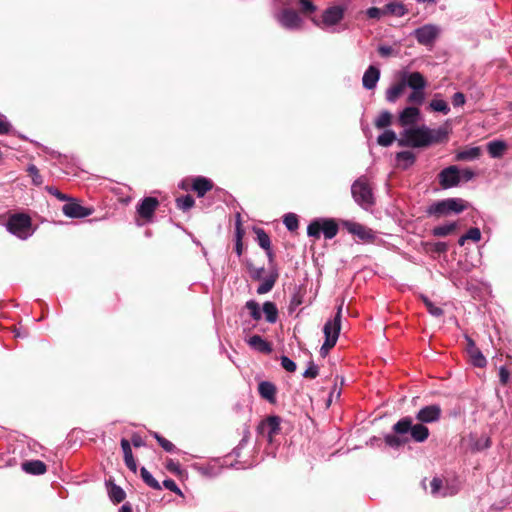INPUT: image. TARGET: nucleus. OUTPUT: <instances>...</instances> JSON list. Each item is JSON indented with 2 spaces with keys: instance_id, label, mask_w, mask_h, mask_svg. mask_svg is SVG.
<instances>
[{
  "instance_id": "f257e3e1",
  "label": "nucleus",
  "mask_w": 512,
  "mask_h": 512,
  "mask_svg": "<svg viewBox=\"0 0 512 512\" xmlns=\"http://www.w3.org/2000/svg\"><path fill=\"white\" fill-rule=\"evenodd\" d=\"M469 203L462 198H446L430 204L426 209L428 216L436 218L458 215L468 209Z\"/></svg>"
},
{
  "instance_id": "f03ea898",
  "label": "nucleus",
  "mask_w": 512,
  "mask_h": 512,
  "mask_svg": "<svg viewBox=\"0 0 512 512\" xmlns=\"http://www.w3.org/2000/svg\"><path fill=\"white\" fill-rule=\"evenodd\" d=\"M343 303L337 307V312L333 319H329L323 328L325 335V341L320 348V354L325 357L329 350L332 349L338 340L341 330V318H342Z\"/></svg>"
},
{
  "instance_id": "7ed1b4c3",
  "label": "nucleus",
  "mask_w": 512,
  "mask_h": 512,
  "mask_svg": "<svg viewBox=\"0 0 512 512\" xmlns=\"http://www.w3.org/2000/svg\"><path fill=\"white\" fill-rule=\"evenodd\" d=\"M5 227L9 233L21 240L28 239L34 232L30 216L24 213L11 214Z\"/></svg>"
},
{
  "instance_id": "20e7f679",
  "label": "nucleus",
  "mask_w": 512,
  "mask_h": 512,
  "mask_svg": "<svg viewBox=\"0 0 512 512\" xmlns=\"http://www.w3.org/2000/svg\"><path fill=\"white\" fill-rule=\"evenodd\" d=\"M351 194L354 201L365 210L375 204L373 190L366 176H361L353 182Z\"/></svg>"
},
{
  "instance_id": "39448f33",
  "label": "nucleus",
  "mask_w": 512,
  "mask_h": 512,
  "mask_svg": "<svg viewBox=\"0 0 512 512\" xmlns=\"http://www.w3.org/2000/svg\"><path fill=\"white\" fill-rule=\"evenodd\" d=\"M393 432L396 434H411L415 442L422 443L429 437V429L421 422L413 424L410 417H404L393 425Z\"/></svg>"
},
{
  "instance_id": "423d86ee",
  "label": "nucleus",
  "mask_w": 512,
  "mask_h": 512,
  "mask_svg": "<svg viewBox=\"0 0 512 512\" xmlns=\"http://www.w3.org/2000/svg\"><path fill=\"white\" fill-rule=\"evenodd\" d=\"M397 141L398 145L401 147H427L426 125L404 129L400 133V138Z\"/></svg>"
},
{
  "instance_id": "0eeeda50",
  "label": "nucleus",
  "mask_w": 512,
  "mask_h": 512,
  "mask_svg": "<svg viewBox=\"0 0 512 512\" xmlns=\"http://www.w3.org/2000/svg\"><path fill=\"white\" fill-rule=\"evenodd\" d=\"M339 231L337 222L332 218H317L313 220L307 227L309 237L320 238L323 233L326 239L334 238Z\"/></svg>"
},
{
  "instance_id": "6e6552de",
  "label": "nucleus",
  "mask_w": 512,
  "mask_h": 512,
  "mask_svg": "<svg viewBox=\"0 0 512 512\" xmlns=\"http://www.w3.org/2000/svg\"><path fill=\"white\" fill-rule=\"evenodd\" d=\"M345 14V8L339 5L331 6L322 13L321 20L312 19L313 23L321 29H327L340 23Z\"/></svg>"
},
{
  "instance_id": "1a4fd4ad",
  "label": "nucleus",
  "mask_w": 512,
  "mask_h": 512,
  "mask_svg": "<svg viewBox=\"0 0 512 512\" xmlns=\"http://www.w3.org/2000/svg\"><path fill=\"white\" fill-rule=\"evenodd\" d=\"M440 34V28L434 24H425L414 30L413 35L421 45L431 46Z\"/></svg>"
},
{
  "instance_id": "9d476101",
  "label": "nucleus",
  "mask_w": 512,
  "mask_h": 512,
  "mask_svg": "<svg viewBox=\"0 0 512 512\" xmlns=\"http://www.w3.org/2000/svg\"><path fill=\"white\" fill-rule=\"evenodd\" d=\"M439 184L443 189L456 187L461 182L460 169L456 165H451L438 174Z\"/></svg>"
},
{
  "instance_id": "9b49d317",
  "label": "nucleus",
  "mask_w": 512,
  "mask_h": 512,
  "mask_svg": "<svg viewBox=\"0 0 512 512\" xmlns=\"http://www.w3.org/2000/svg\"><path fill=\"white\" fill-rule=\"evenodd\" d=\"M276 19L282 27L289 30L299 29L302 25V19L292 9H283L277 14Z\"/></svg>"
},
{
  "instance_id": "f8f14e48",
  "label": "nucleus",
  "mask_w": 512,
  "mask_h": 512,
  "mask_svg": "<svg viewBox=\"0 0 512 512\" xmlns=\"http://www.w3.org/2000/svg\"><path fill=\"white\" fill-rule=\"evenodd\" d=\"M441 415L442 409L440 405L432 404L422 407L416 413V419L423 424H429L438 422L441 418Z\"/></svg>"
},
{
  "instance_id": "ddd939ff",
  "label": "nucleus",
  "mask_w": 512,
  "mask_h": 512,
  "mask_svg": "<svg viewBox=\"0 0 512 512\" xmlns=\"http://www.w3.org/2000/svg\"><path fill=\"white\" fill-rule=\"evenodd\" d=\"M63 214L68 218H85L92 214V209L79 204L75 199L69 198L62 207Z\"/></svg>"
},
{
  "instance_id": "4468645a",
  "label": "nucleus",
  "mask_w": 512,
  "mask_h": 512,
  "mask_svg": "<svg viewBox=\"0 0 512 512\" xmlns=\"http://www.w3.org/2000/svg\"><path fill=\"white\" fill-rule=\"evenodd\" d=\"M421 120L420 109L415 106L405 107L398 116V122L402 127L410 128Z\"/></svg>"
},
{
  "instance_id": "2eb2a0df",
  "label": "nucleus",
  "mask_w": 512,
  "mask_h": 512,
  "mask_svg": "<svg viewBox=\"0 0 512 512\" xmlns=\"http://www.w3.org/2000/svg\"><path fill=\"white\" fill-rule=\"evenodd\" d=\"M431 494L434 497H447L455 495L458 492V488L455 485L444 484L443 481L434 477L430 482Z\"/></svg>"
},
{
  "instance_id": "dca6fc26",
  "label": "nucleus",
  "mask_w": 512,
  "mask_h": 512,
  "mask_svg": "<svg viewBox=\"0 0 512 512\" xmlns=\"http://www.w3.org/2000/svg\"><path fill=\"white\" fill-rule=\"evenodd\" d=\"M159 202L154 197H145L138 205H137V213L138 215L145 219L147 222H150L154 216L155 210L158 207Z\"/></svg>"
},
{
  "instance_id": "f3484780",
  "label": "nucleus",
  "mask_w": 512,
  "mask_h": 512,
  "mask_svg": "<svg viewBox=\"0 0 512 512\" xmlns=\"http://www.w3.org/2000/svg\"><path fill=\"white\" fill-rule=\"evenodd\" d=\"M465 338L467 341L466 350L472 364L479 368L485 367L487 364V360L480 351V349L476 346L475 342L470 337L466 336Z\"/></svg>"
},
{
  "instance_id": "a211bd4d",
  "label": "nucleus",
  "mask_w": 512,
  "mask_h": 512,
  "mask_svg": "<svg viewBox=\"0 0 512 512\" xmlns=\"http://www.w3.org/2000/svg\"><path fill=\"white\" fill-rule=\"evenodd\" d=\"M345 226L351 234L357 236L361 240L370 241L374 239L372 230L362 224L347 221L345 222Z\"/></svg>"
},
{
  "instance_id": "6ab92c4d",
  "label": "nucleus",
  "mask_w": 512,
  "mask_h": 512,
  "mask_svg": "<svg viewBox=\"0 0 512 512\" xmlns=\"http://www.w3.org/2000/svg\"><path fill=\"white\" fill-rule=\"evenodd\" d=\"M448 130L445 127L432 129L426 126L427 147L433 144L445 142L448 139Z\"/></svg>"
},
{
  "instance_id": "aec40b11",
  "label": "nucleus",
  "mask_w": 512,
  "mask_h": 512,
  "mask_svg": "<svg viewBox=\"0 0 512 512\" xmlns=\"http://www.w3.org/2000/svg\"><path fill=\"white\" fill-rule=\"evenodd\" d=\"M379 79H380V70L377 67L371 65L364 72V75L362 78L363 87L367 90H372L376 87Z\"/></svg>"
},
{
  "instance_id": "412c9836",
  "label": "nucleus",
  "mask_w": 512,
  "mask_h": 512,
  "mask_svg": "<svg viewBox=\"0 0 512 512\" xmlns=\"http://www.w3.org/2000/svg\"><path fill=\"white\" fill-rule=\"evenodd\" d=\"M278 271L276 268H272L270 271H269V274L264 276L263 279L261 280V284L257 287V293L259 295H263V294H266L268 292H270L277 279H278Z\"/></svg>"
},
{
  "instance_id": "4be33fe9",
  "label": "nucleus",
  "mask_w": 512,
  "mask_h": 512,
  "mask_svg": "<svg viewBox=\"0 0 512 512\" xmlns=\"http://www.w3.org/2000/svg\"><path fill=\"white\" fill-rule=\"evenodd\" d=\"M276 391V386L272 382L262 381L258 385V392L260 396L269 403L276 402Z\"/></svg>"
},
{
  "instance_id": "5701e85b",
  "label": "nucleus",
  "mask_w": 512,
  "mask_h": 512,
  "mask_svg": "<svg viewBox=\"0 0 512 512\" xmlns=\"http://www.w3.org/2000/svg\"><path fill=\"white\" fill-rule=\"evenodd\" d=\"M248 345L261 353L270 354L272 352L271 344L264 340L260 335H253L247 340Z\"/></svg>"
},
{
  "instance_id": "b1692460",
  "label": "nucleus",
  "mask_w": 512,
  "mask_h": 512,
  "mask_svg": "<svg viewBox=\"0 0 512 512\" xmlns=\"http://www.w3.org/2000/svg\"><path fill=\"white\" fill-rule=\"evenodd\" d=\"M412 90L425 89L427 82L420 72H411L403 79Z\"/></svg>"
},
{
  "instance_id": "393cba45",
  "label": "nucleus",
  "mask_w": 512,
  "mask_h": 512,
  "mask_svg": "<svg viewBox=\"0 0 512 512\" xmlns=\"http://www.w3.org/2000/svg\"><path fill=\"white\" fill-rule=\"evenodd\" d=\"M192 188L197 193L198 197H203L213 188V183L208 178L198 176L193 180Z\"/></svg>"
},
{
  "instance_id": "a878e982",
  "label": "nucleus",
  "mask_w": 512,
  "mask_h": 512,
  "mask_svg": "<svg viewBox=\"0 0 512 512\" xmlns=\"http://www.w3.org/2000/svg\"><path fill=\"white\" fill-rule=\"evenodd\" d=\"M255 234H256V237H257L258 245L262 249H264L266 251L267 256H268L270 262H272V260H273V253H272V250H271L270 237L268 236V234L262 228H256L255 229Z\"/></svg>"
},
{
  "instance_id": "bb28decb",
  "label": "nucleus",
  "mask_w": 512,
  "mask_h": 512,
  "mask_svg": "<svg viewBox=\"0 0 512 512\" xmlns=\"http://www.w3.org/2000/svg\"><path fill=\"white\" fill-rule=\"evenodd\" d=\"M508 145L503 140H493L488 142L487 151L491 158H501L506 152Z\"/></svg>"
},
{
  "instance_id": "cd10ccee",
  "label": "nucleus",
  "mask_w": 512,
  "mask_h": 512,
  "mask_svg": "<svg viewBox=\"0 0 512 512\" xmlns=\"http://www.w3.org/2000/svg\"><path fill=\"white\" fill-rule=\"evenodd\" d=\"M22 470L31 475H42L46 472L47 468L44 462L31 460L22 464Z\"/></svg>"
},
{
  "instance_id": "c85d7f7f",
  "label": "nucleus",
  "mask_w": 512,
  "mask_h": 512,
  "mask_svg": "<svg viewBox=\"0 0 512 512\" xmlns=\"http://www.w3.org/2000/svg\"><path fill=\"white\" fill-rule=\"evenodd\" d=\"M481 155L480 147H471L462 151H459L455 155L456 161H473L479 158Z\"/></svg>"
},
{
  "instance_id": "c756f323",
  "label": "nucleus",
  "mask_w": 512,
  "mask_h": 512,
  "mask_svg": "<svg viewBox=\"0 0 512 512\" xmlns=\"http://www.w3.org/2000/svg\"><path fill=\"white\" fill-rule=\"evenodd\" d=\"M458 227L457 222H447L445 224L435 226L432 229V235L435 237H446L456 231Z\"/></svg>"
},
{
  "instance_id": "7c9ffc66",
  "label": "nucleus",
  "mask_w": 512,
  "mask_h": 512,
  "mask_svg": "<svg viewBox=\"0 0 512 512\" xmlns=\"http://www.w3.org/2000/svg\"><path fill=\"white\" fill-rule=\"evenodd\" d=\"M406 87V82L401 80L400 82L392 85L386 90V100L390 103L396 102Z\"/></svg>"
},
{
  "instance_id": "2f4dec72",
  "label": "nucleus",
  "mask_w": 512,
  "mask_h": 512,
  "mask_svg": "<svg viewBox=\"0 0 512 512\" xmlns=\"http://www.w3.org/2000/svg\"><path fill=\"white\" fill-rule=\"evenodd\" d=\"M415 155L411 151H401L396 154L397 164L403 169H407L415 162Z\"/></svg>"
},
{
  "instance_id": "473e14b6",
  "label": "nucleus",
  "mask_w": 512,
  "mask_h": 512,
  "mask_svg": "<svg viewBox=\"0 0 512 512\" xmlns=\"http://www.w3.org/2000/svg\"><path fill=\"white\" fill-rule=\"evenodd\" d=\"M265 319L268 323H275L278 319V309L275 303L266 301L262 307Z\"/></svg>"
},
{
  "instance_id": "72a5a7b5",
  "label": "nucleus",
  "mask_w": 512,
  "mask_h": 512,
  "mask_svg": "<svg viewBox=\"0 0 512 512\" xmlns=\"http://www.w3.org/2000/svg\"><path fill=\"white\" fill-rule=\"evenodd\" d=\"M440 94H436L435 97L430 101L429 108L434 112H440L444 115H447L450 112V107L448 103L440 99Z\"/></svg>"
},
{
  "instance_id": "f704fd0d",
  "label": "nucleus",
  "mask_w": 512,
  "mask_h": 512,
  "mask_svg": "<svg viewBox=\"0 0 512 512\" xmlns=\"http://www.w3.org/2000/svg\"><path fill=\"white\" fill-rule=\"evenodd\" d=\"M405 434H387L384 437L385 443L391 448H399L405 445L408 441V438L404 437Z\"/></svg>"
},
{
  "instance_id": "c9c22d12",
  "label": "nucleus",
  "mask_w": 512,
  "mask_h": 512,
  "mask_svg": "<svg viewBox=\"0 0 512 512\" xmlns=\"http://www.w3.org/2000/svg\"><path fill=\"white\" fill-rule=\"evenodd\" d=\"M108 494H109V498L114 503H120L126 497L125 491L120 486H118L116 484H110L109 489H108Z\"/></svg>"
},
{
  "instance_id": "e433bc0d",
  "label": "nucleus",
  "mask_w": 512,
  "mask_h": 512,
  "mask_svg": "<svg viewBox=\"0 0 512 512\" xmlns=\"http://www.w3.org/2000/svg\"><path fill=\"white\" fill-rule=\"evenodd\" d=\"M385 14H392L398 17L405 15L406 8L402 3L399 2H391L384 6Z\"/></svg>"
},
{
  "instance_id": "4c0bfd02",
  "label": "nucleus",
  "mask_w": 512,
  "mask_h": 512,
  "mask_svg": "<svg viewBox=\"0 0 512 512\" xmlns=\"http://www.w3.org/2000/svg\"><path fill=\"white\" fill-rule=\"evenodd\" d=\"M397 139L396 133L393 130H385L377 137V143L383 147H389Z\"/></svg>"
},
{
  "instance_id": "58836bf2",
  "label": "nucleus",
  "mask_w": 512,
  "mask_h": 512,
  "mask_svg": "<svg viewBox=\"0 0 512 512\" xmlns=\"http://www.w3.org/2000/svg\"><path fill=\"white\" fill-rule=\"evenodd\" d=\"M264 425L267 428L268 436L271 440L280 430V419L277 416H271L266 420Z\"/></svg>"
},
{
  "instance_id": "ea45409f",
  "label": "nucleus",
  "mask_w": 512,
  "mask_h": 512,
  "mask_svg": "<svg viewBox=\"0 0 512 512\" xmlns=\"http://www.w3.org/2000/svg\"><path fill=\"white\" fill-rule=\"evenodd\" d=\"M392 114L389 111H382L375 119L374 124L378 129H384L391 125Z\"/></svg>"
},
{
  "instance_id": "a19ab883",
  "label": "nucleus",
  "mask_w": 512,
  "mask_h": 512,
  "mask_svg": "<svg viewBox=\"0 0 512 512\" xmlns=\"http://www.w3.org/2000/svg\"><path fill=\"white\" fill-rule=\"evenodd\" d=\"M142 480L152 489L161 490L160 483L152 476V474L145 468L142 467L140 470Z\"/></svg>"
},
{
  "instance_id": "79ce46f5",
  "label": "nucleus",
  "mask_w": 512,
  "mask_h": 512,
  "mask_svg": "<svg viewBox=\"0 0 512 512\" xmlns=\"http://www.w3.org/2000/svg\"><path fill=\"white\" fill-rule=\"evenodd\" d=\"M421 299L426 306L428 312L434 317H440L443 315L444 311L441 307L436 306L428 297L421 296Z\"/></svg>"
},
{
  "instance_id": "37998d69",
  "label": "nucleus",
  "mask_w": 512,
  "mask_h": 512,
  "mask_svg": "<svg viewBox=\"0 0 512 512\" xmlns=\"http://www.w3.org/2000/svg\"><path fill=\"white\" fill-rule=\"evenodd\" d=\"M245 307L255 321H259L262 318L260 306L255 300L247 301Z\"/></svg>"
},
{
  "instance_id": "c03bdc74",
  "label": "nucleus",
  "mask_w": 512,
  "mask_h": 512,
  "mask_svg": "<svg viewBox=\"0 0 512 512\" xmlns=\"http://www.w3.org/2000/svg\"><path fill=\"white\" fill-rule=\"evenodd\" d=\"M176 203L179 209L187 211L194 206L195 201L191 195H185L177 198Z\"/></svg>"
},
{
  "instance_id": "a18cd8bd",
  "label": "nucleus",
  "mask_w": 512,
  "mask_h": 512,
  "mask_svg": "<svg viewBox=\"0 0 512 512\" xmlns=\"http://www.w3.org/2000/svg\"><path fill=\"white\" fill-rule=\"evenodd\" d=\"M27 172L29 176L32 178V183L34 185L40 186L43 184V177L41 176L38 168L34 164L28 165Z\"/></svg>"
},
{
  "instance_id": "49530a36",
  "label": "nucleus",
  "mask_w": 512,
  "mask_h": 512,
  "mask_svg": "<svg viewBox=\"0 0 512 512\" xmlns=\"http://www.w3.org/2000/svg\"><path fill=\"white\" fill-rule=\"evenodd\" d=\"M283 223L289 231H294L298 228V218L293 213H288L283 218Z\"/></svg>"
},
{
  "instance_id": "de8ad7c7",
  "label": "nucleus",
  "mask_w": 512,
  "mask_h": 512,
  "mask_svg": "<svg viewBox=\"0 0 512 512\" xmlns=\"http://www.w3.org/2000/svg\"><path fill=\"white\" fill-rule=\"evenodd\" d=\"M425 100L424 89L413 90L407 101L412 104L421 105Z\"/></svg>"
},
{
  "instance_id": "09e8293b",
  "label": "nucleus",
  "mask_w": 512,
  "mask_h": 512,
  "mask_svg": "<svg viewBox=\"0 0 512 512\" xmlns=\"http://www.w3.org/2000/svg\"><path fill=\"white\" fill-rule=\"evenodd\" d=\"M300 12L303 14H312L317 10V7L311 0H298Z\"/></svg>"
},
{
  "instance_id": "8fccbe9b",
  "label": "nucleus",
  "mask_w": 512,
  "mask_h": 512,
  "mask_svg": "<svg viewBox=\"0 0 512 512\" xmlns=\"http://www.w3.org/2000/svg\"><path fill=\"white\" fill-rule=\"evenodd\" d=\"M248 271L250 273V276L253 280L261 281L265 274V268L264 267H255L252 264L248 265Z\"/></svg>"
},
{
  "instance_id": "3c124183",
  "label": "nucleus",
  "mask_w": 512,
  "mask_h": 512,
  "mask_svg": "<svg viewBox=\"0 0 512 512\" xmlns=\"http://www.w3.org/2000/svg\"><path fill=\"white\" fill-rule=\"evenodd\" d=\"M280 360H281V366H282L283 369H285L288 372H295L296 371L297 365L289 357L282 356L280 358Z\"/></svg>"
},
{
  "instance_id": "603ef678",
  "label": "nucleus",
  "mask_w": 512,
  "mask_h": 512,
  "mask_svg": "<svg viewBox=\"0 0 512 512\" xmlns=\"http://www.w3.org/2000/svg\"><path fill=\"white\" fill-rule=\"evenodd\" d=\"M465 234L467 240H472L473 242H479L481 240V231L477 227L470 228Z\"/></svg>"
},
{
  "instance_id": "864d4df0",
  "label": "nucleus",
  "mask_w": 512,
  "mask_h": 512,
  "mask_svg": "<svg viewBox=\"0 0 512 512\" xmlns=\"http://www.w3.org/2000/svg\"><path fill=\"white\" fill-rule=\"evenodd\" d=\"M319 369L318 366L311 362L308 368L304 371L303 377L305 378H316L318 376Z\"/></svg>"
},
{
  "instance_id": "5fc2aeb1",
  "label": "nucleus",
  "mask_w": 512,
  "mask_h": 512,
  "mask_svg": "<svg viewBox=\"0 0 512 512\" xmlns=\"http://www.w3.org/2000/svg\"><path fill=\"white\" fill-rule=\"evenodd\" d=\"M366 15L371 19H379L382 15H385V11L384 8L370 7L367 9Z\"/></svg>"
},
{
  "instance_id": "6e6d98bb",
  "label": "nucleus",
  "mask_w": 512,
  "mask_h": 512,
  "mask_svg": "<svg viewBox=\"0 0 512 512\" xmlns=\"http://www.w3.org/2000/svg\"><path fill=\"white\" fill-rule=\"evenodd\" d=\"M163 486H164L166 489H168V490H170V491H172V492L176 493L177 495H180V496L182 495V491H181V490H180V488L177 486L176 482H175L174 480H172V479H166V480H164V481H163Z\"/></svg>"
},
{
  "instance_id": "4d7b16f0",
  "label": "nucleus",
  "mask_w": 512,
  "mask_h": 512,
  "mask_svg": "<svg viewBox=\"0 0 512 512\" xmlns=\"http://www.w3.org/2000/svg\"><path fill=\"white\" fill-rule=\"evenodd\" d=\"M166 468L171 473L179 475L181 473V466L177 461L173 459H168L166 462Z\"/></svg>"
},
{
  "instance_id": "13d9d810",
  "label": "nucleus",
  "mask_w": 512,
  "mask_h": 512,
  "mask_svg": "<svg viewBox=\"0 0 512 512\" xmlns=\"http://www.w3.org/2000/svg\"><path fill=\"white\" fill-rule=\"evenodd\" d=\"M46 190L48 191L49 194L55 196L60 201H67V200H69V197L67 195L63 194L61 191H59L57 188H55L53 186H48L46 188Z\"/></svg>"
},
{
  "instance_id": "bf43d9fd",
  "label": "nucleus",
  "mask_w": 512,
  "mask_h": 512,
  "mask_svg": "<svg viewBox=\"0 0 512 512\" xmlns=\"http://www.w3.org/2000/svg\"><path fill=\"white\" fill-rule=\"evenodd\" d=\"M466 98L462 92H456L452 97V104L454 107H461L465 104Z\"/></svg>"
},
{
  "instance_id": "052dcab7",
  "label": "nucleus",
  "mask_w": 512,
  "mask_h": 512,
  "mask_svg": "<svg viewBox=\"0 0 512 512\" xmlns=\"http://www.w3.org/2000/svg\"><path fill=\"white\" fill-rule=\"evenodd\" d=\"M460 177H461V180L468 182L475 177V173L471 169L466 168V169L460 170Z\"/></svg>"
},
{
  "instance_id": "680f3d73",
  "label": "nucleus",
  "mask_w": 512,
  "mask_h": 512,
  "mask_svg": "<svg viewBox=\"0 0 512 512\" xmlns=\"http://www.w3.org/2000/svg\"><path fill=\"white\" fill-rule=\"evenodd\" d=\"M159 445L167 452H173L175 450V445L165 438L159 439Z\"/></svg>"
},
{
  "instance_id": "e2e57ef3",
  "label": "nucleus",
  "mask_w": 512,
  "mask_h": 512,
  "mask_svg": "<svg viewBox=\"0 0 512 512\" xmlns=\"http://www.w3.org/2000/svg\"><path fill=\"white\" fill-rule=\"evenodd\" d=\"M124 461H125V464L126 466L132 471V472H136L137 471V464H136V461L133 457V454L132 455H128L127 457L124 458Z\"/></svg>"
},
{
  "instance_id": "0e129e2a",
  "label": "nucleus",
  "mask_w": 512,
  "mask_h": 512,
  "mask_svg": "<svg viewBox=\"0 0 512 512\" xmlns=\"http://www.w3.org/2000/svg\"><path fill=\"white\" fill-rule=\"evenodd\" d=\"M509 371L505 368V367H500L499 369V379H500V382L505 385L508 383L509 381Z\"/></svg>"
},
{
  "instance_id": "69168bd1",
  "label": "nucleus",
  "mask_w": 512,
  "mask_h": 512,
  "mask_svg": "<svg viewBox=\"0 0 512 512\" xmlns=\"http://www.w3.org/2000/svg\"><path fill=\"white\" fill-rule=\"evenodd\" d=\"M121 448L124 454V458L127 457L128 455H132L131 444L127 439L123 438L121 440Z\"/></svg>"
},
{
  "instance_id": "338daca9",
  "label": "nucleus",
  "mask_w": 512,
  "mask_h": 512,
  "mask_svg": "<svg viewBox=\"0 0 512 512\" xmlns=\"http://www.w3.org/2000/svg\"><path fill=\"white\" fill-rule=\"evenodd\" d=\"M131 443L134 447H142L145 446L144 439L139 434H133L131 437Z\"/></svg>"
},
{
  "instance_id": "774afa93",
  "label": "nucleus",
  "mask_w": 512,
  "mask_h": 512,
  "mask_svg": "<svg viewBox=\"0 0 512 512\" xmlns=\"http://www.w3.org/2000/svg\"><path fill=\"white\" fill-rule=\"evenodd\" d=\"M378 52L382 57H388L392 54L393 49L390 46L381 45L378 48Z\"/></svg>"
}]
</instances>
